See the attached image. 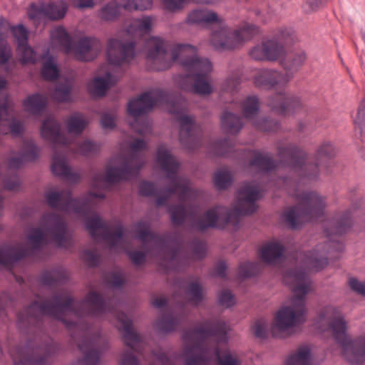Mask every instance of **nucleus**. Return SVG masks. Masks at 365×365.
Segmentation results:
<instances>
[{"label":"nucleus","instance_id":"obj_1","mask_svg":"<svg viewBox=\"0 0 365 365\" xmlns=\"http://www.w3.org/2000/svg\"><path fill=\"white\" fill-rule=\"evenodd\" d=\"M146 58L150 69L161 71L170 68L175 62L186 72L179 76L180 87L187 91L200 95H209L212 87L209 76L212 65L207 58L197 55V48L190 43H175L152 36L145 41Z\"/></svg>","mask_w":365,"mask_h":365},{"label":"nucleus","instance_id":"obj_2","mask_svg":"<svg viewBox=\"0 0 365 365\" xmlns=\"http://www.w3.org/2000/svg\"><path fill=\"white\" fill-rule=\"evenodd\" d=\"M113 307L110 299H106L101 294L91 291L81 301H76L71 295L56 294L51 299L42 302H33L20 312L17 316V327L25 332L39 329L44 316H49L61 321L66 327H76V323L64 319L71 312L78 317H98L106 313H113Z\"/></svg>","mask_w":365,"mask_h":365},{"label":"nucleus","instance_id":"obj_3","mask_svg":"<svg viewBox=\"0 0 365 365\" xmlns=\"http://www.w3.org/2000/svg\"><path fill=\"white\" fill-rule=\"evenodd\" d=\"M156 104L166 105L168 112L177 115L180 124L179 139L187 150H192L201 145L202 130L194 116L183 113L187 110V103L181 96L157 89L140 94L130 100L128 104V113L136 118L148 113Z\"/></svg>","mask_w":365,"mask_h":365},{"label":"nucleus","instance_id":"obj_4","mask_svg":"<svg viewBox=\"0 0 365 365\" xmlns=\"http://www.w3.org/2000/svg\"><path fill=\"white\" fill-rule=\"evenodd\" d=\"M236 197L233 209L216 205L195 220L192 227L205 231L210 227H224L230 223L238 226L240 217L252 215L257 210L256 201L260 197L259 185L255 182H245L237 191Z\"/></svg>","mask_w":365,"mask_h":365},{"label":"nucleus","instance_id":"obj_5","mask_svg":"<svg viewBox=\"0 0 365 365\" xmlns=\"http://www.w3.org/2000/svg\"><path fill=\"white\" fill-rule=\"evenodd\" d=\"M190 24L208 26L214 23L219 24V29L213 31L210 43L217 50H230L242 45L258 33V27L245 24L240 28L232 30L218 14L207 9H194L187 17Z\"/></svg>","mask_w":365,"mask_h":365},{"label":"nucleus","instance_id":"obj_6","mask_svg":"<svg viewBox=\"0 0 365 365\" xmlns=\"http://www.w3.org/2000/svg\"><path fill=\"white\" fill-rule=\"evenodd\" d=\"M284 280L292 284L294 295L291 305L282 307L275 316L273 329L281 331H285L305 322L307 309L304 297L312 286V281L304 268L286 272Z\"/></svg>","mask_w":365,"mask_h":365},{"label":"nucleus","instance_id":"obj_7","mask_svg":"<svg viewBox=\"0 0 365 365\" xmlns=\"http://www.w3.org/2000/svg\"><path fill=\"white\" fill-rule=\"evenodd\" d=\"M356 212V207L354 205L343 213L336 214L331 220L324 222V230L329 240L304 255L303 264L307 268L319 271L327 265V255L336 252L334 257H337L344 250L343 243L335 240L334 237L342 235L350 230L353 225V215Z\"/></svg>","mask_w":365,"mask_h":365},{"label":"nucleus","instance_id":"obj_8","mask_svg":"<svg viewBox=\"0 0 365 365\" xmlns=\"http://www.w3.org/2000/svg\"><path fill=\"white\" fill-rule=\"evenodd\" d=\"M291 79V75L281 71L262 69L255 75L253 81L257 88L276 90V93L267 101L268 106L279 114L289 115L299 110L304 105L299 96L286 91L287 84Z\"/></svg>","mask_w":365,"mask_h":365},{"label":"nucleus","instance_id":"obj_9","mask_svg":"<svg viewBox=\"0 0 365 365\" xmlns=\"http://www.w3.org/2000/svg\"><path fill=\"white\" fill-rule=\"evenodd\" d=\"M278 156L284 165L289 167L292 172L297 173L299 182L316 180L319 175V166L324 161L331 159L336 155L335 147L329 142L323 143L316 153L317 163H309L307 154L293 143L279 145L277 147Z\"/></svg>","mask_w":365,"mask_h":365},{"label":"nucleus","instance_id":"obj_10","mask_svg":"<svg viewBox=\"0 0 365 365\" xmlns=\"http://www.w3.org/2000/svg\"><path fill=\"white\" fill-rule=\"evenodd\" d=\"M329 319V328L342 349L345 359L351 364H361L365 361V334L355 339L346 335L347 322L339 308L326 306L319 315V322Z\"/></svg>","mask_w":365,"mask_h":365},{"label":"nucleus","instance_id":"obj_11","mask_svg":"<svg viewBox=\"0 0 365 365\" xmlns=\"http://www.w3.org/2000/svg\"><path fill=\"white\" fill-rule=\"evenodd\" d=\"M298 201L296 205L289 207L282 215V220L292 229L301 228L304 224L316 220L324 215L325 198L314 191L292 193Z\"/></svg>","mask_w":365,"mask_h":365},{"label":"nucleus","instance_id":"obj_12","mask_svg":"<svg viewBox=\"0 0 365 365\" xmlns=\"http://www.w3.org/2000/svg\"><path fill=\"white\" fill-rule=\"evenodd\" d=\"M130 148L132 153L128 157H123L120 167L108 168L106 175L101 173L93 175L92 184L94 187H98L102 182L114 183L129 180L138 174L145 163L139 151L146 148V143L143 139H136L130 143Z\"/></svg>","mask_w":365,"mask_h":365},{"label":"nucleus","instance_id":"obj_13","mask_svg":"<svg viewBox=\"0 0 365 365\" xmlns=\"http://www.w3.org/2000/svg\"><path fill=\"white\" fill-rule=\"evenodd\" d=\"M296 40L294 31L291 27L277 29L272 37L263 38L260 43L250 51V56L256 61H277L286 55V46Z\"/></svg>","mask_w":365,"mask_h":365},{"label":"nucleus","instance_id":"obj_14","mask_svg":"<svg viewBox=\"0 0 365 365\" xmlns=\"http://www.w3.org/2000/svg\"><path fill=\"white\" fill-rule=\"evenodd\" d=\"M156 163L160 169L166 173L165 178L170 180L173 184V186L165 187L164 195H168L170 197V195L178 192V200L185 202L192 194V190L190 187L189 180L178 175L180 168L179 163L170 151L163 145L158 148Z\"/></svg>","mask_w":365,"mask_h":365},{"label":"nucleus","instance_id":"obj_15","mask_svg":"<svg viewBox=\"0 0 365 365\" xmlns=\"http://www.w3.org/2000/svg\"><path fill=\"white\" fill-rule=\"evenodd\" d=\"M45 198L47 204L52 209L85 216L91 211L92 200L103 199L105 195L103 192H89L87 196L73 198L71 190H63L47 192L45 193Z\"/></svg>","mask_w":365,"mask_h":365},{"label":"nucleus","instance_id":"obj_16","mask_svg":"<svg viewBox=\"0 0 365 365\" xmlns=\"http://www.w3.org/2000/svg\"><path fill=\"white\" fill-rule=\"evenodd\" d=\"M59 350L56 343L52 340L34 346L30 342L21 347L17 346L9 351L14 365H44L46 360L54 356Z\"/></svg>","mask_w":365,"mask_h":365},{"label":"nucleus","instance_id":"obj_17","mask_svg":"<svg viewBox=\"0 0 365 365\" xmlns=\"http://www.w3.org/2000/svg\"><path fill=\"white\" fill-rule=\"evenodd\" d=\"M212 354L217 356L220 365H240V361L230 353H227L221 356L217 346L211 349L205 347L201 341L185 346L184 351L185 365L205 364L209 361Z\"/></svg>","mask_w":365,"mask_h":365},{"label":"nucleus","instance_id":"obj_18","mask_svg":"<svg viewBox=\"0 0 365 365\" xmlns=\"http://www.w3.org/2000/svg\"><path fill=\"white\" fill-rule=\"evenodd\" d=\"M192 336H196L202 341L210 337L215 336L219 342H227V324L221 320L204 321L201 324L196 327L186 330L182 335L185 341L189 340Z\"/></svg>","mask_w":365,"mask_h":365},{"label":"nucleus","instance_id":"obj_19","mask_svg":"<svg viewBox=\"0 0 365 365\" xmlns=\"http://www.w3.org/2000/svg\"><path fill=\"white\" fill-rule=\"evenodd\" d=\"M86 226L93 237H96L97 230H102L101 237L109 243L111 248L117 250L123 247L124 231L122 225H118L115 232L112 233L108 225L98 215H96L86 220Z\"/></svg>","mask_w":365,"mask_h":365},{"label":"nucleus","instance_id":"obj_20","mask_svg":"<svg viewBox=\"0 0 365 365\" xmlns=\"http://www.w3.org/2000/svg\"><path fill=\"white\" fill-rule=\"evenodd\" d=\"M135 47L134 41H122L115 38L109 39L106 51L109 63L115 66L129 63L135 56Z\"/></svg>","mask_w":365,"mask_h":365},{"label":"nucleus","instance_id":"obj_21","mask_svg":"<svg viewBox=\"0 0 365 365\" xmlns=\"http://www.w3.org/2000/svg\"><path fill=\"white\" fill-rule=\"evenodd\" d=\"M67 11V4L63 0H58L48 4H31L29 9L31 19L40 21L43 18L58 20L64 17Z\"/></svg>","mask_w":365,"mask_h":365},{"label":"nucleus","instance_id":"obj_22","mask_svg":"<svg viewBox=\"0 0 365 365\" xmlns=\"http://www.w3.org/2000/svg\"><path fill=\"white\" fill-rule=\"evenodd\" d=\"M42 226L52 237L58 247H64L67 242L68 225L66 221L58 214L44 213L42 215Z\"/></svg>","mask_w":365,"mask_h":365},{"label":"nucleus","instance_id":"obj_23","mask_svg":"<svg viewBox=\"0 0 365 365\" xmlns=\"http://www.w3.org/2000/svg\"><path fill=\"white\" fill-rule=\"evenodd\" d=\"M102 48L100 41L93 37H83L76 43L73 42V53L75 57L81 61L93 60Z\"/></svg>","mask_w":365,"mask_h":365},{"label":"nucleus","instance_id":"obj_24","mask_svg":"<svg viewBox=\"0 0 365 365\" xmlns=\"http://www.w3.org/2000/svg\"><path fill=\"white\" fill-rule=\"evenodd\" d=\"M135 238L140 240L143 243L153 242L157 245L163 247L167 240H176V235H161L159 233L150 231V223L144 220H139L134 225Z\"/></svg>","mask_w":365,"mask_h":365},{"label":"nucleus","instance_id":"obj_25","mask_svg":"<svg viewBox=\"0 0 365 365\" xmlns=\"http://www.w3.org/2000/svg\"><path fill=\"white\" fill-rule=\"evenodd\" d=\"M61 123L53 116H48L42 123L41 128V136L53 145H68V140L61 133Z\"/></svg>","mask_w":365,"mask_h":365},{"label":"nucleus","instance_id":"obj_26","mask_svg":"<svg viewBox=\"0 0 365 365\" xmlns=\"http://www.w3.org/2000/svg\"><path fill=\"white\" fill-rule=\"evenodd\" d=\"M24 131L22 122L11 116L6 103H0V135L18 136Z\"/></svg>","mask_w":365,"mask_h":365},{"label":"nucleus","instance_id":"obj_27","mask_svg":"<svg viewBox=\"0 0 365 365\" xmlns=\"http://www.w3.org/2000/svg\"><path fill=\"white\" fill-rule=\"evenodd\" d=\"M32 250L26 247H16L9 245L0 246V264L11 269L20 259L31 255Z\"/></svg>","mask_w":365,"mask_h":365},{"label":"nucleus","instance_id":"obj_28","mask_svg":"<svg viewBox=\"0 0 365 365\" xmlns=\"http://www.w3.org/2000/svg\"><path fill=\"white\" fill-rule=\"evenodd\" d=\"M118 319L120 322V329L123 332V339L126 346L133 351L140 352L142 341L140 337L133 329L132 319L124 313L118 314Z\"/></svg>","mask_w":365,"mask_h":365},{"label":"nucleus","instance_id":"obj_29","mask_svg":"<svg viewBox=\"0 0 365 365\" xmlns=\"http://www.w3.org/2000/svg\"><path fill=\"white\" fill-rule=\"evenodd\" d=\"M51 42L66 53H71L73 50V41L63 26H57L51 31Z\"/></svg>","mask_w":365,"mask_h":365},{"label":"nucleus","instance_id":"obj_30","mask_svg":"<svg viewBox=\"0 0 365 365\" xmlns=\"http://www.w3.org/2000/svg\"><path fill=\"white\" fill-rule=\"evenodd\" d=\"M51 171L53 175L64 178L73 182H77L80 179L79 174L73 173L71 168L67 165L66 158L56 153L54 154L53 158Z\"/></svg>","mask_w":365,"mask_h":365},{"label":"nucleus","instance_id":"obj_31","mask_svg":"<svg viewBox=\"0 0 365 365\" xmlns=\"http://www.w3.org/2000/svg\"><path fill=\"white\" fill-rule=\"evenodd\" d=\"M250 165L259 173H267L274 170L278 164L269 153L256 151L250 160Z\"/></svg>","mask_w":365,"mask_h":365},{"label":"nucleus","instance_id":"obj_32","mask_svg":"<svg viewBox=\"0 0 365 365\" xmlns=\"http://www.w3.org/2000/svg\"><path fill=\"white\" fill-rule=\"evenodd\" d=\"M115 81V77L110 73H107L104 76L93 78L88 85V91L93 96H103Z\"/></svg>","mask_w":365,"mask_h":365},{"label":"nucleus","instance_id":"obj_33","mask_svg":"<svg viewBox=\"0 0 365 365\" xmlns=\"http://www.w3.org/2000/svg\"><path fill=\"white\" fill-rule=\"evenodd\" d=\"M79 348L83 354V365H98L103 353V349L93 341H83Z\"/></svg>","mask_w":365,"mask_h":365},{"label":"nucleus","instance_id":"obj_34","mask_svg":"<svg viewBox=\"0 0 365 365\" xmlns=\"http://www.w3.org/2000/svg\"><path fill=\"white\" fill-rule=\"evenodd\" d=\"M306 59V53L304 51H299L287 57L284 56L282 58L280 64L286 71L284 74L291 75L292 78L294 74L299 71Z\"/></svg>","mask_w":365,"mask_h":365},{"label":"nucleus","instance_id":"obj_35","mask_svg":"<svg viewBox=\"0 0 365 365\" xmlns=\"http://www.w3.org/2000/svg\"><path fill=\"white\" fill-rule=\"evenodd\" d=\"M284 251V246L277 242L271 241L267 242L260 250V257L267 264H273L277 262Z\"/></svg>","mask_w":365,"mask_h":365},{"label":"nucleus","instance_id":"obj_36","mask_svg":"<svg viewBox=\"0 0 365 365\" xmlns=\"http://www.w3.org/2000/svg\"><path fill=\"white\" fill-rule=\"evenodd\" d=\"M123 9L124 8L121 0L120 4L115 0L110 1L101 7L98 16L104 21H114L120 16Z\"/></svg>","mask_w":365,"mask_h":365},{"label":"nucleus","instance_id":"obj_37","mask_svg":"<svg viewBox=\"0 0 365 365\" xmlns=\"http://www.w3.org/2000/svg\"><path fill=\"white\" fill-rule=\"evenodd\" d=\"M242 110L244 117L251 120L253 123L254 120L257 119L259 112V101L256 95H250L247 96L241 103Z\"/></svg>","mask_w":365,"mask_h":365},{"label":"nucleus","instance_id":"obj_38","mask_svg":"<svg viewBox=\"0 0 365 365\" xmlns=\"http://www.w3.org/2000/svg\"><path fill=\"white\" fill-rule=\"evenodd\" d=\"M187 319L186 315L174 317L172 314L161 316L155 323V328L160 332L170 333L175 331L182 320Z\"/></svg>","mask_w":365,"mask_h":365},{"label":"nucleus","instance_id":"obj_39","mask_svg":"<svg viewBox=\"0 0 365 365\" xmlns=\"http://www.w3.org/2000/svg\"><path fill=\"white\" fill-rule=\"evenodd\" d=\"M24 106L25 110L32 114L41 113L47 106V98L36 93L29 96L24 101Z\"/></svg>","mask_w":365,"mask_h":365},{"label":"nucleus","instance_id":"obj_40","mask_svg":"<svg viewBox=\"0 0 365 365\" xmlns=\"http://www.w3.org/2000/svg\"><path fill=\"white\" fill-rule=\"evenodd\" d=\"M67 279L66 272L58 268L46 270L41 275V282L46 286L63 284Z\"/></svg>","mask_w":365,"mask_h":365},{"label":"nucleus","instance_id":"obj_41","mask_svg":"<svg viewBox=\"0 0 365 365\" xmlns=\"http://www.w3.org/2000/svg\"><path fill=\"white\" fill-rule=\"evenodd\" d=\"M65 123L69 133L80 135L87 126L88 121L82 113L75 112L67 118Z\"/></svg>","mask_w":365,"mask_h":365},{"label":"nucleus","instance_id":"obj_42","mask_svg":"<svg viewBox=\"0 0 365 365\" xmlns=\"http://www.w3.org/2000/svg\"><path fill=\"white\" fill-rule=\"evenodd\" d=\"M222 128L229 133L235 134L240 132L243 124L240 117L231 112L225 111L221 116Z\"/></svg>","mask_w":365,"mask_h":365},{"label":"nucleus","instance_id":"obj_43","mask_svg":"<svg viewBox=\"0 0 365 365\" xmlns=\"http://www.w3.org/2000/svg\"><path fill=\"white\" fill-rule=\"evenodd\" d=\"M152 19L150 16H143L133 19L127 29V32L131 34L142 36L148 34L151 30Z\"/></svg>","mask_w":365,"mask_h":365},{"label":"nucleus","instance_id":"obj_44","mask_svg":"<svg viewBox=\"0 0 365 365\" xmlns=\"http://www.w3.org/2000/svg\"><path fill=\"white\" fill-rule=\"evenodd\" d=\"M241 73L239 70L232 72L220 86V92L234 95L240 90Z\"/></svg>","mask_w":365,"mask_h":365},{"label":"nucleus","instance_id":"obj_45","mask_svg":"<svg viewBox=\"0 0 365 365\" xmlns=\"http://www.w3.org/2000/svg\"><path fill=\"white\" fill-rule=\"evenodd\" d=\"M311 352L308 347L301 346L286 359V365H311Z\"/></svg>","mask_w":365,"mask_h":365},{"label":"nucleus","instance_id":"obj_46","mask_svg":"<svg viewBox=\"0 0 365 365\" xmlns=\"http://www.w3.org/2000/svg\"><path fill=\"white\" fill-rule=\"evenodd\" d=\"M234 146L235 143L232 139L225 138L215 141L212 145V153L217 156H228L230 153L235 151Z\"/></svg>","mask_w":365,"mask_h":365},{"label":"nucleus","instance_id":"obj_47","mask_svg":"<svg viewBox=\"0 0 365 365\" xmlns=\"http://www.w3.org/2000/svg\"><path fill=\"white\" fill-rule=\"evenodd\" d=\"M168 212L172 222L176 225H183L187 216V211L183 203L169 205Z\"/></svg>","mask_w":365,"mask_h":365},{"label":"nucleus","instance_id":"obj_48","mask_svg":"<svg viewBox=\"0 0 365 365\" xmlns=\"http://www.w3.org/2000/svg\"><path fill=\"white\" fill-rule=\"evenodd\" d=\"M185 294L190 304L198 306L203 299L202 286L197 282H190L185 290Z\"/></svg>","mask_w":365,"mask_h":365},{"label":"nucleus","instance_id":"obj_49","mask_svg":"<svg viewBox=\"0 0 365 365\" xmlns=\"http://www.w3.org/2000/svg\"><path fill=\"white\" fill-rule=\"evenodd\" d=\"M213 180L217 189L224 190L231 185L233 176L230 170L222 168L215 172Z\"/></svg>","mask_w":365,"mask_h":365},{"label":"nucleus","instance_id":"obj_50","mask_svg":"<svg viewBox=\"0 0 365 365\" xmlns=\"http://www.w3.org/2000/svg\"><path fill=\"white\" fill-rule=\"evenodd\" d=\"M41 75L46 80H55L58 77L59 71L52 56L48 55L46 60L43 62Z\"/></svg>","mask_w":365,"mask_h":365},{"label":"nucleus","instance_id":"obj_51","mask_svg":"<svg viewBox=\"0 0 365 365\" xmlns=\"http://www.w3.org/2000/svg\"><path fill=\"white\" fill-rule=\"evenodd\" d=\"M40 149L33 140H25L20 151L26 162H32L38 158Z\"/></svg>","mask_w":365,"mask_h":365},{"label":"nucleus","instance_id":"obj_52","mask_svg":"<svg viewBox=\"0 0 365 365\" xmlns=\"http://www.w3.org/2000/svg\"><path fill=\"white\" fill-rule=\"evenodd\" d=\"M27 239L33 245V250L38 251L43 244L46 243V235L41 228L33 227L27 235Z\"/></svg>","mask_w":365,"mask_h":365},{"label":"nucleus","instance_id":"obj_53","mask_svg":"<svg viewBox=\"0 0 365 365\" xmlns=\"http://www.w3.org/2000/svg\"><path fill=\"white\" fill-rule=\"evenodd\" d=\"M16 51L21 61L24 63H35L38 59L36 51L29 45L24 44L21 46H17Z\"/></svg>","mask_w":365,"mask_h":365},{"label":"nucleus","instance_id":"obj_54","mask_svg":"<svg viewBox=\"0 0 365 365\" xmlns=\"http://www.w3.org/2000/svg\"><path fill=\"white\" fill-rule=\"evenodd\" d=\"M11 34L16 41L17 46L22 47L23 45L28 43L29 31L22 24L13 25Z\"/></svg>","mask_w":365,"mask_h":365},{"label":"nucleus","instance_id":"obj_55","mask_svg":"<svg viewBox=\"0 0 365 365\" xmlns=\"http://www.w3.org/2000/svg\"><path fill=\"white\" fill-rule=\"evenodd\" d=\"M51 97L58 102L69 101L71 99V86L66 83L57 84Z\"/></svg>","mask_w":365,"mask_h":365},{"label":"nucleus","instance_id":"obj_56","mask_svg":"<svg viewBox=\"0 0 365 365\" xmlns=\"http://www.w3.org/2000/svg\"><path fill=\"white\" fill-rule=\"evenodd\" d=\"M253 125L257 129L264 132L277 131L280 128V124L277 120L268 118H257L254 120Z\"/></svg>","mask_w":365,"mask_h":365},{"label":"nucleus","instance_id":"obj_57","mask_svg":"<svg viewBox=\"0 0 365 365\" xmlns=\"http://www.w3.org/2000/svg\"><path fill=\"white\" fill-rule=\"evenodd\" d=\"M259 271V265L255 262H245L239 266L238 276L245 279L255 276Z\"/></svg>","mask_w":365,"mask_h":365},{"label":"nucleus","instance_id":"obj_58","mask_svg":"<svg viewBox=\"0 0 365 365\" xmlns=\"http://www.w3.org/2000/svg\"><path fill=\"white\" fill-rule=\"evenodd\" d=\"M124 10H146L152 6V0H121Z\"/></svg>","mask_w":365,"mask_h":365},{"label":"nucleus","instance_id":"obj_59","mask_svg":"<svg viewBox=\"0 0 365 365\" xmlns=\"http://www.w3.org/2000/svg\"><path fill=\"white\" fill-rule=\"evenodd\" d=\"M354 124L356 131L362 136L365 127V101H363L359 107L356 115L354 118Z\"/></svg>","mask_w":365,"mask_h":365},{"label":"nucleus","instance_id":"obj_60","mask_svg":"<svg viewBox=\"0 0 365 365\" xmlns=\"http://www.w3.org/2000/svg\"><path fill=\"white\" fill-rule=\"evenodd\" d=\"M139 193L142 196L149 197L158 195L160 190L151 182L144 180L139 185Z\"/></svg>","mask_w":365,"mask_h":365},{"label":"nucleus","instance_id":"obj_61","mask_svg":"<svg viewBox=\"0 0 365 365\" xmlns=\"http://www.w3.org/2000/svg\"><path fill=\"white\" fill-rule=\"evenodd\" d=\"M252 329L256 337L265 339L267 336V320L264 318L257 319Z\"/></svg>","mask_w":365,"mask_h":365},{"label":"nucleus","instance_id":"obj_62","mask_svg":"<svg viewBox=\"0 0 365 365\" xmlns=\"http://www.w3.org/2000/svg\"><path fill=\"white\" fill-rule=\"evenodd\" d=\"M191 247L195 257L197 259H202L206 255V245L202 241L195 239L191 242Z\"/></svg>","mask_w":365,"mask_h":365},{"label":"nucleus","instance_id":"obj_63","mask_svg":"<svg viewBox=\"0 0 365 365\" xmlns=\"http://www.w3.org/2000/svg\"><path fill=\"white\" fill-rule=\"evenodd\" d=\"M82 257L90 267H97L100 264L101 257L96 251L85 250Z\"/></svg>","mask_w":365,"mask_h":365},{"label":"nucleus","instance_id":"obj_64","mask_svg":"<svg viewBox=\"0 0 365 365\" xmlns=\"http://www.w3.org/2000/svg\"><path fill=\"white\" fill-rule=\"evenodd\" d=\"M121 365H140L138 359L130 350L123 351L120 356Z\"/></svg>","mask_w":365,"mask_h":365}]
</instances>
